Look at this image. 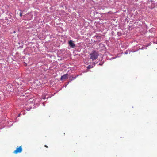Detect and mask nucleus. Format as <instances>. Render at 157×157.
Segmentation results:
<instances>
[{
  "label": "nucleus",
  "mask_w": 157,
  "mask_h": 157,
  "mask_svg": "<svg viewBox=\"0 0 157 157\" xmlns=\"http://www.w3.org/2000/svg\"><path fill=\"white\" fill-rule=\"evenodd\" d=\"M90 58L93 61L97 58L98 54L95 51H94L92 53L90 54Z\"/></svg>",
  "instance_id": "nucleus-1"
},
{
  "label": "nucleus",
  "mask_w": 157,
  "mask_h": 157,
  "mask_svg": "<svg viewBox=\"0 0 157 157\" xmlns=\"http://www.w3.org/2000/svg\"><path fill=\"white\" fill-rule=\"evenodd\" d=\"M22 151V146H20L16 148V150L13 151V153L15 154H17L18 153H21Z\"/></svg>",
  "instance_id": "nucleus-2"
},
{
  "label": "nucleus",
  "mask_w": 157,
  "mask_h": 157,
  "mask_svg": "<svg viewBox=\"0 0 157 157\" xmlns=\"http://www.w3.org/2000/svg\"><path fill=\"white\" fill-rule=\"evenodd\" d=\"M68 74H64V75L62 76L61 77V78H60V80H63L67 79L68 78Z\"/></svg>",
  "instance_id": "nucleus-3"
},
{
  "label": "nucleus",
  "mask_w": 157,
  "mask_h": 157,
  "mask_svg": "<svg viewBox=\"0 0 157 157\" xmlns=\"http://www.w3.org/2000/svg\"><path fill=\"white\" fill-rule=\"evenodd\" d=\"M69 44L71 48H74L75 46V44L71 40H70L69 41Z\"/></svg>",
  "instance_id": "nucleus-4"
},
{
  "label": "nucleus",
  "mask_w": 157,
  "mask_h": 157,
  "mask_svg": "<svg viewBox=\"0 0 157 157\" xmlns=\"http://www.w3.org/2000/svg\"><path fill=\"white\" fill-rule=\"evenodd\" d=\"M93 67V66H91V65H89L87 67V68L88 69H90L91 68H92Z\"/></svg>",
  "instance_id": "nucleus-5"
},
{
  "label": "nucleus",
  "mask_w": 157,
  "mask_h": 157,
  "mask_svg": "<svg viewBox=\"0 0 157 157\" xmlns=\"http://www.w3.org/2000/svg\"><path fill=\"white\" fill-rule=\"evenodd\" d=\"M22 15V13L20 12V16L21 17Z\"/></svg>",
  "instance_id": "nucleus-6"
},
{
  "label": "nucleus",
  "mask_w": 157,
  "mask_h": 157,
  "mask_svg": "<svg viewBox=\"0 0 157 157\" xmlns=\"http://www.w3.org/2000/svg\"><path fill=\"white\" fill-rule=\"evenodd\" d=\"M97 38H98V39H101V37L100 36H98L97 37Z\"/></svg>",
  "instance_id": "nucleus-7"
},
{
  "label": "nucleus",
  "mask_w": 157,
  "mask_h": 157,
  "mask_svg": "<svg viewBox=\"0 0 157 157\" xmlns=\"http://www.w3.org/2000/svg\"><path fill=\"white\" fill-rule=\"evenodd\" d=\"M71 78V77H70V78ZM71 78H73V79H75V77H71Z\"/></svg>",
  "instance_id": "nucleus-8"
},
{
  "label": "nucleus",
  "mask_w": 157,
  "mask_h": 157,
  "mask_svg": "<svg viewBox=\"0 0 157 157\" xmlns=\"http://www.w3.org/2000/svg\"><path fill=\"white\" fill-rule=\"evenodd\" d=\"M44 147H45L46 148H48V147L46 145H44Z\"/></svg>",
  "instance_id": "nucleus-9"
}]
</instances>
